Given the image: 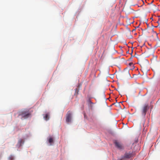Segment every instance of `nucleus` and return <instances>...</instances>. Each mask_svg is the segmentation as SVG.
Here are the masks:
<instances>
[{
  "instance_id": "0eeeda50",
  "label": "nucleus",
  "mask_w": 160,
  "mask_h": 160,
  "mask_svg": "<svg viewBox=\"0 0 160 160\" xmlns=\"http://www.w3.org/2000/svg\"><path fill=\"white\" fill-rule=\"evenodd\" d=\"M44 119L46 120H48L49 119V115L47 113L45 115V116L44 117Z\"/></svg>"
},
{
  "instance_id": "423d86ee",
  "label": "nucleus",
  "mask_w": 160,
  "mask_h": 160,
  "mask_svg": "<svg viewBox=\"0 0 160 160\" xmlns=\"http://www.w3.org/2000/svg\"><path fill=\"white\" fill-rule=\"evenodd\" d=\"M22 143H23V140L21 139L19 140L18 143V145L19 147L21 146Z\"/></svg>"
},
{
  "instance_id": "9d476101",
  "label": "nucleus",
  "mask_w": 160,
  "mask_h": 160,
  "mask_svg": "<svg viewBox=\"0 0 160 160\" xmlns=\"http://www.w3.org/2000/svg\"><path fill=\"white\" fill-rule=\"evenodd\" d=\"M127 73L129 76H130V75L129 73V72L128 71L127 72Z\"/></svg>"
},
{
  "instance_id": "9b49d317",
  "label": "nucleus",
  "mask_w": 160,
  "mask_h": 160,
  "mask_svg": "<svg viewBox=\"0 0 160 160\" xmlns=\"http://www.w3.org/2000/svg\"><path fill=\"white\" fill-rule=\"evenodd\" d=\"M89 103H92V102H91V101L90 100H89Z\"/></svg>"
},
{
  "instance_id": "f257e3e1",
  "label": "nucleus",
  "mask_w": 160,
  "mask_h": 160,
  "mask_svg": "<svg viewBox=\"0 0 160 160\" xmlns=\"http://www.w3.org/2000/svg\"><path fill=\"white\" fill-rule=\"evenodd\" d=\"M19 115L22 116V119H26L28 118L31 115V114L29 110H25L20 112Z\"/></svg>"
},
{
  "instance_id": "f03ea898",
  "label": "nucleus",
  "mask_w": 160,
  "mask_h": 160,
  "mask_svg": "<svg viewBox=\"0 0 160 160\" xmlns=\"http://www.w3.org/2000/svg\"><path fill=\"white\" fill-rule=\"evenodd\" d=\"M149 108V107L147 103H146L142 106L141 109V112L142 116H145L146 112Z\"/></svg>"
},
{
  "instance_id": "f8f14e48",
  "label": "nucleus",
  "mask_w": 160,
  "mask_h": 160,
  "mask_svg": "<svg viewBox=\"0 0 160 160\" xmlns=\"http://www.w3.org/2000/svg\"><path fill=\"white\" fill-rule=\"evenodd\" d=\"M132 52L131 53V54H132Z\"/></svg>"
},
{
  "instance_id": "20e7f679",
  "label": "nucleus",
  "mask_w": 160,
  "mask_h": 160,
  "mask_svg": "<svg viewBox=\"0 0 160 160\" xmlns=\"http://www.w3.org/2000/svg\"><path fill=\"white\" fill-rule=\"evenodd\" d=\"M133 155L132 152H126L124 156L122 157V158H129L132 157Z\"/></svg>"
},
{
  "instance_id": "ddd939ff",
  "label": "nucleus",
  "mask_w": 160,
  "mask_h": 160,
  "mask_svg": "<svg viewBox=\"0 0 160 160\" xmlns=\"http://www.w3.org/2000/svg\"><path fill=\"white\" fill-rule=\"evenodd\" d=\"M123 159V158H122V159H120V160H122V159Z\"/></svg>"
},
{
  "instance_id": "39448f33",
  "label": "nucleus",
  "mask_w": 160,
  "mask_h": 160,
  "mask_svg": "<svg viewBox=\"0 0 160 160\" xmlns=\"http://www.w3.org/2000/svg\"><path fill=\"white\" fill-rule=\"evenodd\" d=\"M72 113L69 111L68 112L66 115V121L67 122H70L71 121Z\"/></svg>"
},
{
  "instance_id": "6e6552de",
  "label": "nucleus",
  "mask_w": 160,
  "mask_h": 160,
  "mask_svg": "<svg viewBox=\"0 0 160 160\" xmlns=\"http://www.w3.org/2000/svg\"><path fill=\"white\" fill-rule=\"evenodd\" d=\"M48 142L50 145H52V143L53 142V138H50L48 140Z\"/></svg>"
},
{
  "instance_id": "7ed1b4c3",
  "label": "nucleus",
  "mask_w": 160,
  "mask_h": 160,
  "mask_svg": "<svg viewBox=\"0 0 160 160\" xmlns=\"http://www.w3.org/2000/svg\"><path fill=\"white\" fill-rule=\"evenodd\" d=\"M114 143L115 146L119 149H122L123 148V146L121 143L117 140H115Z\"/></svg>"
},
{
  "instance_id": "1a4fd4ad",
  "label": "nucleus",
  "mask_w": 160,
  "mask_h": 160,
  "mask_svg": "<svg viewBox=\"0 0 160 160\" xmlns=\"http://www.w3.org/2000/svg\"><path fill=\"white\" fill-rule=\"evenodd\" d=\"M14 159V157L12 155L10 156L8 158V160H13Z\"/></svg>"
}]
</instances>
